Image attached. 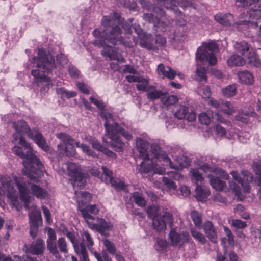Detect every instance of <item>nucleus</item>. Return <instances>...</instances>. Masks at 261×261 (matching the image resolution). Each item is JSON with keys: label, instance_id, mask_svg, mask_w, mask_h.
Listing matches in <instances>:
<instances>
[{"label": "nucleus", "instance_id": "obj_1", "mask_svg": "<svg viewBox=\"0 0 261 261\" xmlns=\"http://www.w3.org/2000/svg\"><path fill=\"white\" fill-rule=\"evenodd\" d=\"M117 19H119L117 13H114V17L105 16L102 17L101 24L105 29L102 31L97 29L93 30L92 35L95 38L100 39L93 40V44L99 48H103L101 51L103 56L108 57L110 60L124 63L126 60L123 56L116 51V48L107 44L109 43L113 45L124 44V38L122 36L123 30L118 24Z\"/></svg>", "mask_w": 261, "mask_h": 261}, {"label": "nucleus", "instance_id": "obj_2", "mask_svg": "<svg viewBox=\"0 0 261 261\" xmlns=\"http://www.w3.org/2000/svg\"><path fill=\"white\" fill-rule=\"evenodd\" d=\"M13 127L16 132L13 134L12 142L13 143L17 142L19 145H21V147L15 145L13 147L12 151L14 153L20 158H24L27 155L30 158L32 156L30 144L27 142L23 137V135L25 134H27L29 138L34 140L35 143L43 150L47 151L48 150V146L39 130L37 128L31 130L24 120H20L17 122H14Z\"/></svg>", "mask_w": 261, "mask_h": 261}, {"label": "nucleus", "instance_id": "obj_3", "mask_svg": "<svg viewBox=\"0 0 261 261\" xmlns=\"http://www.w3.org/2000/svg\"><path fill=\"white\" fill-rule=\"evenodd\" d=\"M75 193L76 195L80 196L82 198L81 200H78V210L81 212L82 216L85 220L87 225L88 223H91L90 220H95L96 217L92 215H96L99 212V209L96 204H87V202H90L92 198V195L88 192H77L76 190Z\"/></svg>", "mask_w": 261, "mask_h": 261}, {"label": "nucleus", "instance_id": "obj_4", "mask_svg": "<svg viewBox=\"0 0 261 261\" xmlns=\"http://www.w3.org/2000/svg\"><path fill=\"white\" fill-rule=\"evenodd\" d=\"M57 138L61 139L66 146L64 147L65 153L67 156H73L75 154L74 145L77 147L80 148L82 151L88 156L95 157L97 156L96 153L92 150L90 147L84 144L76 142L75 140L70 135L65 133H59L56 134Z\"/></svg>", "mask_w": 261, "mask_h": 261}, {"label": "nucleus", "instance_id": "obj_5", "mask_svg": "<svg viewBox=\"0 0 261 261\" xmlns=\"http://www.w3.org/2000/svg\"><path fill=\"white\" fill-rule=\"evenodd\" d=\"M31 152L32 156L30 158L27 155L24 158H21L25 160L23 162L24 169L22 170V172L31 180L38 182L39 180L36 175L39 174V170L43 168V165L33 153L32 147H31Z\"/></svg>", "mask_w": 261, "mask_h": 261}, {"label": "nucleus", "instance_id": "obj_6", "mask_svg": "<svg viewBox=\"0 0 261 261\" xmlns=\"http://www.w3.org/2000/svg\"><path fill=\"white\" fill-rule=\"evenodd\" d=\"M33 63L36 67L42 68L44 72L48 74L51 73L56 68L55 60L52 55L47 53L44 49H39L38 56L33 58Z\"/></svg>", "mask_w": 261, "mask_h": 261}, {"label": "nucleus", "instance_id": "obj_7", "mask_svg": "<svg viewBox=\"0 0 261 261\" xmlns=\"http://www.w3.org/2000/svg\"><path fill=\"white\" fill-rule=\"evenodd\" d=\"M63 235L66 236L70 241L76 253L80 255L81 261H90L88 252L83 242H80L75 234L67 229L63 231Z\"/></svg>", "mask_w": 261, "mask_h": 261}, {"label": "nucleus", "instance_id": "obj_8", "mask_svg": "<svg viewBox=\"0 0 261 261\" xmlns=\"http://www.w3.org/2000/svg\"><path fill=\"white\" fill-rule=\"evenodd\" d=\"M189 234L185 231L178 232L175 229H171L168 234L169 244L173 247L182 248L189 241Z\"/></svg>", "mask_w": 261, "mask_h": 261}, {"label": "nucleus", "instance_id": "obj_9", "mask_svg": "<svg viewBox=\"0 0 261 261\" xmlns=\"http://www.w3.org/2000/svg\"><path fill=\"white\" fill-rule=\"evenodd\" d=\"M97 223L93 222L88 223V227L96 230L101 236L108 237L110 235V231L112 230L113 225L111 222H107L104 219L96 217Z\"/></svg>", "mask_w": 261, "mask_h": 261}, {"label": "nucleus", "instance_id": "obj_10", "mask_svg": "<svg viewBox=\"0 0 261 261\" xmlns=\"http://www.w3.org/2000/svg\"><path fill=\"white\" fill-rule=\"evenodd\" d=\"M107 135L111 139V146L117 152H121L123 150L124 147V143L121 140L119 136L116 135V129L113 127H109L108 122L104 124Z\"/></svg>", "mask_w": 261, "mask_h": 261}, {"label": "nucleus", "instance_id": "obj_11", "mask_svg": "<svg viewBox=\"0 0 261 261\" xmlns=\"http://www.w3.org/2000/svg\"><path fill=\"white\" fill-rule=\"evenodd\" d=\"M13 180L19 192L20 199L24 203V208L29 210L31 196L26 182L22 178H18L16 176L13 178Z\"/></svg>", "mask_w": 261, "mask_h": 261}, {"label": "nucleus", "instance_id": "obj_12", "mask_svg": "<svg viewBox=\"0 0 261 261\" xmlns=\"http://www.w3.org/2000/svg\"><path fill=\"white\" fill-rule=\"evenodd\" d=\"M45 249V243L41 238L33 241L30 245L24 244L22 247L23 251L27 254H31L34 255H42Z\"/></svg>", "mask_w": 261, "mask_h": 261}, {"label": "nucleus", "instance_id": "obj_13", "mask_svg": "<svg viewBox=\"0 0 261 261\" xmlns=\"http://www.w3.org/2000/svg\"><path fill=\"white\" fill-rule=\"evenodd\" d=\"M173 223L172 214L166 212L162 216H160L153 219L152 224L154 228L158 231L161 232L166 228L167 224H171Z\"/></svg>", "mask_w": 261, "mask_h": 261}, {"label": "nucleus", "instance_id": "obj_14", "mask_svg": "<svg viewBox=\"0 0 261 261\" xmlns=\"http://www.w3.org/2000/svg\"><path fill=\"white\" fill-rule=\"evenodd\" d=\"M196 59L202 63L208 62L211 66L216 64L217 60L213 53H210L204 48H198L196 54Z\"/></svg>", "mask_w": 261, "mask_h": 261}, {"label": "nucleus", "instance_id": "obj_15", "mask_svg": "<svg viewBox=\"0 0 261 261\" xmlns=\"http://www.w3.org/2000/svg\"><path fill=\"white\" fill-rule=\"evenodd\" d=\"M201 227L203 229L204 232L209 240L213 243H216L218 238L217 232L212 222L206 221L203 224Z\"/></svg>", "mask_w": 261, "mask_h": 261}, {"label": "nucleus", "instance_id": "obj_16", "mask_svg": "<svg viewBox=\"0 0 261 261\" xmlns=\"http://www.w3.org/2000/svg\"><path fill=\"white\" fill-rule=\"evenodd\" d=\"M230 174L233 176L234 179L240 183L242 186L244 185V182H251L253 180V175L247 170L242 171L240 174L232 171Z\"/></svg>", "mask_w": 261, "mask_h": 261}, {"label": "nucleus", "instance_id": "obj_17", "mask_svg": "<svg viewBox=\"0 0 261 261\" xmlns=\"http://www.w3.org/2000/svg\"><path fill=\"white\" fill-rule=\"evenodd\" d=\"M136 146L140 156L142 159H146L149 156L148 151L149 148V143L148 142L141 138H137L136 139Z\"/></svg>", "mask_w": 261, "mask_h": 261}, {"label": "nucleus", "instance_id": "obj_18", "mask_svg": "<svg viewBox=\"0 0 261 261\" xmlns=\"http://www.w3.org/2000/svg\"><path fill=\"white\" fill-rule=\"evenodd\" d=\"M143 161L140 165L138 169L139 172L141 174L148 173L153 170L155 167V164L153 163V160L149 158V156L146 159H142Z\"/></svg>", "mask_w": 261, "mask_h": 261}, {"label": "nucleus", "instance_id": "obj_19", "mask_svg": "<svg viewBox=\"0 0 261 261\" xmlns=\"http://www.w3.org/2000/svg\"><path fill=\"white\" fill-rule=\"evenodd\" d=\"M216 20L224 26H230L234 24L233 16L227 13L225 14H217L215 17ZM236 24H237L236 23Z\"/></svg>", "mask_w": 261, "mask_h": 261}, {"label": "nucleus", "instance_id": "obj_20", "mask_svg": "<svg viewBox=\"0 0 261 261\" xmlns=\"http://www.w3.org/2000/svg\"><path fill=\"white\" fill-rule=\"evenodd\" d=\"M238 76L240 83L246 85H252L254 83V76L252 73L248 70L240 71Z\"/></svg>", "mask_w": 261, "mask_h": 261}, {"label": "nucleus", "instance_id": "obj_21", "mask_svg": "<svg viewBox=\"0 0 261 261\" xmlns=\"http://www.w3.org/2000/svg\"><path fill=\"white\" fill-rule=\"evenodd\" d=\"M166 94V92L158 90L156 87L153 86H149V89L147 90V97L150 100L161 99Z\"/></svg>", "mask_w": 261, "mask_h": 261}, {"label": "nucleus", "instance_id": "obj_22", "mask_svg": "<svg viewBox=\"0 0 261 261\" xmlns=\"http://www.w3.org/2000/svg\"><path fill=\"white\" fill-rule=\"evenodd\" d=\"M30 227L39 228L42 223L41 214L37 211H33L29 215Z\"/></svg>", "mask_w": 261, "mask_h": 261}, {"label": "nucleus", "instance_id": "obj_23", "mask_svg": "<svg viewBox=\"0 0 261 261\" xmlns=\"http://www.w3.org/2000/svg\"><path fill=\"white\" fill-rule=\"evenodd\" d=\"M158 71L159 74L170 80L173 79L176 75V72L175 70L169 66L165 67L163 64L158 65Z\"/></svg>", "mask_w": 261, "mask_h": 261}, {"label": "nucleus", "instance_id": "obj_24", "mask_svg": "<svg viewBox=\"0 0 261 261\" xmlns=\"http://www.w3.org/2000/svg\"><path fill=\"white\" fill-rule=\"evenodd\" d=\"M69 182L72 185L74 189L76 187L81 189L84 186L86 180L83 175L77 173L71 176Z\"/></svg>", "mask_w": 261, "mask_h": 261}, {"label": "nucleus", "instance_id": "obj_25", "mask_svg": "<svg viewBox=\"0 0 261 261\" xmlns=\"http://www.w3.org/2000/svg\"><path fill=\"white\" fill-rule=\"evenodd\" d=\"M210 182L212 187L217 190L222 191L225 188V182L213 175H209Z\"/></svg>", "mask_w": 261, "mask_h": 261}, {"label": "nucleus", "instance_id": "obj_26", "mask_svg": "<svg viewBox=\"0 0 261 261\" xmlns=\"http://www.w3.org/2000/svg\"><path fill=\"white\" fill-rule=\"evenodd\" d=\"M227 62L230 66H242L244 65L245 61L241 56L234 54L229 57Z\"/></svg>", "mask_w": 261, "mask_h": 261}, {"label": "nucleus", "instance_id": "obj_27", "mask_svg": "<svg viewBox=\"0 0 261 261\" xmlns=\"http://www.w3.org/2000/svg\"><path fill=\"white\" fill-rule=\"evenodd\" d=\"M31 190L32 193L37 198L39 199L45 198L47 194L45 190L35 184H33L31 186Z\"/></svg>", "mask_w": 261, "mask_h": 261}, {"label": "nucleus", "instance_id": "obj_28", "mask_svg": "<svg viewBox=\"0 0 261 261\" xmlns=\"http://www.w3.org/2000/svg\"><path fill=\"white\" fill-rule=\"evenodd\" d=\"M109 127H113V128L116 129V135L119 136V134H121L128 141L132 139V135L127 130H126L124 128L121 127L119 125V124L117 123H114L112 125H109Z\"/></svg>", "mask_w": 261, "mask_h": 261}, {"label": "nucleus", "instance_id": "obj_29", "mask_svg": "<svg viewBox=\"0 0 261 261\" xmlns=\"http://www.w3.org/2000/svg\"><path fill=\"white\" fill-rule=\"evenodd\" d=\"M235 48L238 52L241 53L244 56H246L248 53H249V51L252 50L250 49V45L245 41L237 43L235 45Z\"/></svg>", "mask_w": 261, "mask_h": 261}, {"label": "nucleus", "instance_id": "obj_30", "mask_svg": "<svg viewBox=\"0 0 261 261\" xmlns=\"http://www.w3.org/2000/svg\"><path fill=\"white\" fill-rule=\"evenodd\" d=\"M152 36L151 35H146L144 34L143 37H140V45L147 49H151L152 48Z\"/></svg>", "mask_w": 261, "mask_h": 261}, {"label": "nucleus", "instance_id": "obj_31", "mask_svg": "<svg viewBox=\"0 0 261 261\" xmlns=\"http://www.w3.org/2000/svg\"><path fill=\"white\" fill-rule=\"evenodd\" d=\"M187 27L185 24L177 27L174 32V39L179 41H184L186 39Z\"/></svg>", "mask_w": 261, "mask_h": 261}, {"label": "nucleus", "instance_id": "obj_32", "mask_svg": "<svg viewBox=\"0 0 261 261\" xmlns=\"http://www.w3.org/2000/svg\"><path fill=\"white\" fill-rule=\"evenodd\" d=\"M122 27L125 29L126 33L127 34H132V29H133L135 32L138 35L139 38L143 37V35L144 34L140 26L136 23L132 24V26L125 24Z\"/></svg>", "mask_w": 261, "mask_h": 261}, {"label": "nucleus", "instance_id": "obj_33", "mask_svg": "<svg viewBox=\"0 0 261 261\" xmlns=\"http://www.w3.org/2000/svg\"><path fill=\"white\" fill-rule=\"evenodd\" d=\"M196 198L199 201L205 200L210 195V192L197 186L195 189Z\"/></svg>", "mask_w": 261, "mask_h": 261}, {"label": "nucleus", "instance_id": "obj_34", "mask_svg": "<svg viewBox=\"0 0 261 261\" xmlns=\"http://www.w3.org/2000/svg\"><path fill=\"white\" fill-rule=\"evenodd\" d=\"M248 64L252 66L258 67L260 64V61L257 57V55L253 50L249 51V53L246 56Z\"/></svg>", "mask_w": 261, "mask_h": 261}, {"label": "nucleus", "instance_id": "obj_35", "mask_svg": "<svg viewBox=\"0 0 261 261\" xmlns=\"http://www.w3.org/2000/svg\"><path fill=\"white\" fill-rule=\"evenodd\" d=\"M191 217L195 226L199 228H201L202 219L201 214L197 211H193L190 214Z\"/></svg>", "mask_w": 261, "mask_h": 261}, {"label": "nucleus", "instance_id": "obj_36", "mask_svg": "<svg viewBox=\"0 0 261 261\" xmlns=\"http://www.w3.org/2000/svg\"><path fill=\"white\" fill-rule=\"evenodd\" d=\"M104 246L105 247L107 251L111 254H114L117 251V248L115 244L106 237L102 239L101 240Z\"/></svg>", "mask_w": 261, "mask_h": 261}, {"label": "nucleus", "instance_id": "obj_37", "mask_svg": "<svg viewBox=\"0 0 261 261\" xmlns=\"http://www.w3.org/2000/svg\"><path fill=\"white\" fill-rule=\"evenodd\" d=\"M188 107L185 106L180 105L178 106L174 115L179 120L182 119L187 116L188 113Z\"/></svg>", "mask_w": 261, "mask_h": 261}, {"label": "nucleus", "instance_id": "obj_38", "mask_svg": "<svg viewBox=\"0 0 261 261\" xmlns=\"http://www.w3.org/2000/svg\"><path fill=\"white\" fill-rule=\"evenodd\" d=\"M237 86L231 84L227 86L222 90V94L226 97H232L236 94Z\"/></svg>", "mask_w": 261, "mask_h": 261}, {"label": "nucleus", "instance_id": "obj_39", "mask_svg": "<svg viewBox=\"0 0 261 261\" xmlns=\"http://www.w3.org/2000/svg\"><path fill=\"white\" fill-rule=\"evenodd\" d=\"M132 198L134 202L141 207H144L146 205V200L143 194L138 192L133 193Z\"/></svg>", "mask_w": 261, "mask_h": 261}, {"label": "nucleus", "instance_id": "obj_40", "mask_svg": "<svg viewBox=\"0 0 261 261\" xmlns=\"http://www.w3.org/2000/svg\"><path fill=\"white\" fill-rule=\"evenodd\" d=\"M167 93L163 96L161 98V101L163 104L166 106L172 105L178 101V98L175 95H167Z\"/></svg>", "mask_w": 261, "mask_h": 261}, {"label": "nucleus", "instance_id": "obj_41", "mask_svg": "<svg viewBox=\"0 0 261 261\" xmlns=\"http://www.w3.org/2000/svg\"><path fill=\"white\" fill-rule=\"evenodd\" d=\"M156 159L160 161H163L165 165L167 166L169 165L171 168L176 169V166H175L172 163L168 154L164 151L161 152V153L159 154Z\"/></svg>", "mask_w": 261, "mask_h": 261}, {"label": "nucleus", "instance_id": "obj_42", "mask_svg": "<svg viewBox=\"0 0 261 261\" xmlns=\"http://www.w3.org/2000/svg\"><path fill=\"white\" fill-rule=\"evenodd\" d=\"M56 92L58 94L61 95L62 98H70L76 96L77 95L76 92L67 90L64 88H58Z\"/></svg>", "mask_w": 261, "mask_h": 261}, {"label": "nucleus", "instance_id": "obj_43", "mask_svg": "<svg viewBox=\"0 0 261 261\" xmlns=\"http://www.w3.org/2000/svg\"><path fill=\"white\" fill-rule=\"evenodd\" d=\"M191 233L192 236L200 243L205 244L207 242L205 236L195 228H192L191 229Z\"/></svg>", "mask_w": 261, "mask_h": 261}, {"label": "nucleus", "instance_id": "obj_44", "mask_svg": "<svg viewBox=\"0 0 261 261\" xmlns=\"http://www.w3.org/2000/svg\"><path fill=\"white\" fill-rule=\"evenodd\" d=\"M160 146L158 144H153L150 147L149 155V158L154 160L162 152Z\"/></svg>", "mask_w": 261, "mask_h": 261}, {"label": "nucleus", "instance_id": "obj_45", "mask_svg": "<svg viewBox=\"0 0 261 261\" xmlns=\"http://www.w3.org/2000/svg\"><path fill=\"white\" fill-rule=\"evenodd\" d=\"M149 81L147 79L141 76L140 78V81H138V84L136 85V87L138 90L146 91L149 89L150 85H148Z\"/></svg>", "mask_w": 261, "mask_h": 261}, {"label": "nucleus", "instance_id": "obj_46", "mask_svg": "<svg viewBox=\"0 0 261 261\" xmlns=\"http://www.w3.org/2000/svg\"><path fill=\"white\" fill-rule=\"evenodd\" d=\"M83 238V243H85V246L87 247L89 249L94 245V241L92 238L90 234L87 231H84L81 234Z\"/></svg>", "mask_w": 261, "mask_h": 261}, {"label": "nucleus", "instance_id": "obj_47", "mask_svg": "<svg viewBox=\"0 0 261 261\" xmlns=\"http://www.w3.org/2000/svg\"><path fill=\"white\" fill-rule=\"evenodd\" d=\"M46 244L47 248L49 251L50 253L53 255L57 256L59 255V252L57 247V244L56 243V241H47Z\"/></svg>", "mask_w": 261, "mask_h": 261}, {"label": "nucleus", "instance_id": "obj_48", "mask_svg": "<svg viewBox=\"0 0 261 261\" xmlns=\"http://www.w3.org/2000/svg\"><path fill=\"white\" fill-rule=\"evenodd\" d=\"M160 209L158 206L152 205L147 207L146 212L148 217L154 219L159 216Z\"/></svg>", "mask_w": 261, "mask_h": 261}, {"label": "nucleus", "instance_id": "obj_49", "mask_svg": "<svg viewBox=\"0 0 261 261\" xmlns=\"http://www.w3.org/2000/svg\"><path fill=\"white\" fill-rule=\"evenodd\" d=\"M143 19L149 23H152L154 26L160 24L159 18L151 13H144L143 16Z\"/></svg>", "mask_w": 261, "mask_h": 261}, {"label": "nucleus", "instance_id": "obj_50", "mask_svg": "<svg viewBox=\"0 0 261 261\" xmlns=\"http://www.w3.org/2000/svg\"><path fill=\"white\" fill-rule=\"evenodd\" d=\"M110 184L112 187L118 191L125 190L127 188V186L123 181L118 180L115 178L111 179Z\"/></svg>", "mask_w": 261, "mask_h": 261}, {"label": "nucleus", "instance_id": "obj_51", "mask_svg": "<svg viewBox=\"0 0 261 261\" xmlns=\"http://www.w3.org/2000/svg\"><path fill=\"white\" fill-rule=\"evenodd\" d=\"M234 211L243 219H247L249 218V214L245 211V207L241 204L237 205Z\"/></svg>", "mask_w": 261, "mask_h": 261}, {"label": "nucleus", "instance_id": "obj_52", "mask_svg": "<svg viewBox=\"0 0 261 261\" xmlns=\"http://www.w3.org/2000/svg\"><path fill=\"white\" fill-rule=\"evenodd\" d=\"M57 247L61 252L68 253L67 244L64 238H59L57 241Z\"/></svg>", "mask_w": 261, "mask_h": 261}, {"label": "nucleus", "instance_id": "obj_53", "mask_svg": "<svg viewBox=\"0 0 261 261\" xmlns=\"http://www.w3.org/2000/svg\"><path fill=\"white\" fill-rule=\"evenodd\" d=\"M36 82L38 86H40V84L44 85L47 89H49V86L52 84V81L50 78L47 77L45 75H42L40 79L36 81Z\"/></svg>", "mask_w": 261, "mask_h": 261}, {"label": "nucleus", "instance_id": "obj_54", "mask_svg": "<svg viewBox=\"0 0 261 261\" xmlns=\"http://www.w3.org/2000/svg\"><path fill=\"white\" fill-rule=\"evenodd\" d=\"M222 110L224 113L228 115H231L234 112V109L229 101H226L223 104Z\"/></svg>", "mask_w": 261, "mask_h": 261}, {"label": "nucleus", "instance_id": "obj_55", "mask_svg": "<svg viewBox=\"0 0 261 261\" xmlns=\"http://www.w3.org/2000/svg\"><path fill=\"white\" fill-rule=\"evenodd\" d=\"M196 75L199 77V81H203L206 80V71L204 68L197 67L196 71Z\"/></svg>", "mask_w": 261, "mask_h": 261}, {"label": "nucleus", "instance_id": "obj_56", "mask_svg": "<svg viewBox=\"0 0 261 261\" xmlns=\"http://www.w3.org/2000/svg\"><path fill=\"white\" fill-rule=\"evenodd\" d=\"M190 173L192 175V179L197 181H201L203 179L201 174L197 169H192Z\"/></svg>", "mask_w": 261, "mask_h": 261}, {"label": "nucleus", "instance_id": "obj_57", "mask_svg": "<svg viewBox=\"0 0 261 261\" xmlns=\"http://www.w3.org/2000/svg\"><path fill=\"white\" fill-rule=\"evenodd\" d=\"M199 122L204 125H208L210 123L211 119L208 115L205 113H201L198 117Z\"/></svg>", "mask_w": 261, "mask_h": 261}, {"label": "nucleus", "instance_id": "obj_58", "mask_svg": "<svg viewBox=\"0 0 261 261\" xmlns=\"http://www.w3.org/2000/svg\"><path fill=\"white\" fill-rule=\"evenodd\" d=\"M68 73L72 78L74 79L79 78L80 75V71L72 65H70L68 67Z\"/></svg>", "mask_w": 261, "mask_h": 261}, {"label": "nucleus", "instance_id": "obj_59", "mask_svg": "<svg viewBox=\"0 0 261 261\" xmlns=\"http://www.w3.org/2000/svg\"><path fill=\"white\" fill-rule=\"evenodd\" d=\"M90 144L94 149L101 152H102L105 147L97 140L95 139H93L90 141Z\"/></svg>", "mask_w": 261, "mask_h": 261}, {"label": "nucleus", "instance_id": "obj_60", "mask_svg": "<svg viewBox=\"0 0 261 261\" xmlns=\"http://www.w3.org/2000/svg\"><path fill=\"white\" fill-rule=\"evenodd\" d=\"M57 63L62 66L66 65L68 62L67 57L63 54H60L57 56Z\"/></svg>", "mask_w": 261, "mask_h": 261}, {"label": "nucleus", "instance_id": "obj_61", "mask_svg": "<svg viewBox=\"0 0 261 261\" xmlns=\"http://www.w3.org/2000/svg\"><path fill=\"white\" fill-rule=\"evenodd\" d=\"M232 225L236 228L244 229L247 227L245 222L239 219H234L232 221Z\"/></svg>", "mask_w": 261, "mask_h": 261}, {"label": "nucleus", "instance_id": "obj_62", "mask_svg": "<svg viewBox=\"0 0 261 261\" xmlns=\"http://www.w3.org/2000/svg\"><path fill=\"white\" fill-rule=\"evenodd\" d=\"M163 181L168 188L173 190L176 189L177 187L174 182L169 178L163 177Z\"/></svg>", "mask_w": 261, "mask_h": 261}, {"label": "nucleus", "instance_id": "obj_63", "mask_svg": "<svg viewBox=\"0 0 261 261\" xmlns=\"http://www.w3.org/2000/svg\"><path fill=\"white\" fill-rule=\"evenodd\" d=\"M90 100L91 102L96 105L99 109H103L105 107V105L102 101H99L94 97L91 96L90 97Z\"/></svg>", "mask_w": 261, "mask_h": 261}, {"label": "nucleus", "instance_id": "obj_64", "mask_svg": "<svg viewBox=\"0 0 261 261\" xmlns=\"http://www.w3.org/2000/svg\"><path fill=\"white\" fill-rule=\"evenodd\" d=\"M252 167L256 175L261 174V163L254 162L252 164Z\"/></svg>", "mask_w": 261, "mask_h": 261}]
</instances>
